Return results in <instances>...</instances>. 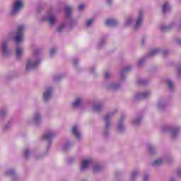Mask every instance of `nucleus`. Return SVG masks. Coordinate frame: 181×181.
I'll return each mask as SVG.
<instances>
[{
  "label": "nucleus",
  "mask_w": 181,
  "mask_h": 181,
  "mask_svg": "<svg viewBox=\"0 0 181 181\" xmlns=\"http://www.w3.org/2000/svg\"><path fill=\"white\" fill-rule=\"evenodd\" d=\"M152 95L151 90H146L141 93H137L135 95L134 98L136 100H144L145 98H149Z\"/></svg>",
  "instance_id": "f8f14e48"
},
{
  "label": "nucleus",
  "mask_w": 181,
  "mask_h": 181,
  "mask_svg": "<svg viewBox=\"0 0 181 181\" xmlns=\"http://www.w3.org/2000/svg\"><path fill=\"white\" fill-rule=\"evenodd\" d=\"M93 163V159L91 158H86L82 160L81 161V170L83 172L88 169V166Z\"/></svg>",
  "instance_id": "dca6fc26"
},
{
  "label": "nucleus",
  "mask_w": 181,
  "mask_h": 181,
  "mask_svg": "<svg viewBox=\"0 0 181 181\" xmlns=\"http://www.w3.org/2000/svg\"><path fill=\"white\" fill-rule=\"evenodd\" d=\"M177 73L178 74V76H181V66H177Z\"/></svg>",
  "instance_id": "a18cd8bd"
},
{
  "label": "nucleus",
  "mask_w": 181,
  "mask_h": 181,
  "mask_svg": "<svg viewBox=\"0 0 181 181\" xmlns=\"http://www.w3.org/2000/svg\"><path fill=\"white\" fill-rule=\"evenodd\" d=\"M148 180H149V175H145L144 176L143 181H148Z\"/></svg>",
  "instance_id": "49530a36"
},
{
  "label": "nucleus",
  "mask_w": 181,
  "mask_h": 181,
  "mask_svg": "<svg viewBox=\"0 0 181 181\" xmlns=\"http://www.w3.org/2000/svg\"><path fill=\"white\" fill-rule=\"evenodd\" d=\"M144 63H145V59H140L138 60L139 66H142V64H144Z\"/></svg>",
  "instance_id": "37998d69"
},
{
  "label": "nucleus",
  "mask_w": 181,
  "mask_h": 181,
  "mask_svg": "<svg viewBox=\"0 0 181 181\" xmlns=\"http://www.w3.org/2000/svg\"><path fill=\"white\" fill-rule=\"evenodd\" d=\"M49 54H50V57H53V56H54V54H56V48H52L50 49Z\"/></svg>",
  "instance_id": "ea45409f"
},
{
  "label": "nucleus",
  "mask_w": 181,
  "mask_h": 181,
  "mask_svg": "<svg viewBox=\"0 0 181 181\" xmlns=\"http://www.w3.org/2000/svg\"><path fill=\"white\" fill-rule=\"evenodd\" d=\"M132 69V66H131V65L126 66L119 73L121 80H124V78H125V73L131 71Z\"/></svg>",
  "instance_id": "aec40b11"
},
{
  "label": "nucleus",
  "mask_w": 181,
  "mask_h": 181,
  "mask_svg": "<svg viewBox=\"0 0 181 181\" xmlns=\"http://www.w3.org/2000/svg\"><path fill=\"white\" fill-rule=\"evenodd\" d=\"M56 136V133L53 132L52 130L46 132L43 135H42V139L44 141H48L49 145L52 144V139Z\"/></svg>",
  "instance_id": "9b49d317"
},
{
  "label": "nucleus",
  "mask_w": 181,
  "mask_h": 181,
  "mask_svg": "<svg viewBox=\"0 0 181 181\" xmlns=\"http://www.w3.org/2000/svg\"><path fill=\"white\" fill-rule=\"evenodd\" d=\"M78 62V61L76 59L73 60V65L74 66H77V63Z\"/></svg>",
  "instance_id": "8fccbe9b"
},
{
  "label": "nucleus",
  "mask_w": 181,
  "mask_h": 181,
  "mask_svg": "<svg viewBox=\"0 0 181 181\" xmlns=\"http://www.w3.org/2000/svg\"><path fill=\"white\" fill-rule=\"evenodd\" d=\"M164 107H165V104H163V103H158V108L159 110H162V108H163Z\"/></svg>",
  "instance_id": "c03bdc74"
},
{
  "label": "nucleus",
  "mask_w": 181,
  "mask_h": 181,
  "mask_svg": "<svg viewBox=\"0 0 181 181\" xmlns=\"http://www.w3.org/2000/svg\"><path fill=\"white\" fill-rule=\"evenodd\" d=\"M54 80H55V81H57L60 80V76H55Z\"/></svg>",
  "instance_id": "603ef678"
},
{
  "label": "nucleus",
  "mask_w": 181,
  "mask_h": 181,
  "mask_svg": "<svg viewBox=\"0 0 181 181\" xmlns=\"http://www.w3.org/2000/svg\"><path fill=\"white\" fill-rule=\"evenodd\" d=\"M141 121H142V118L136 117L133 120V125H134V127H138V125L141 124Z\"/></svg>",
  "instance_id": "2f4dec72"
},
{
  "label": "nucleus",
  "mask_w": 181,
  "mask_h": 181,
  "mask_svg": "<svg viewBox=\"0 0 181 181\" xmlns=\"http://www.w3.org/2000/svg\"><path fill=\"white\" fill-rule=\"evenodd\" d=\"M116 112L117 110H115L104 116L103 121L105 122V127L103 132L104 136H108L110 134V129H111V122H110V120L111 119V117H114Z\"/></svg>",
  "instance_id": "f03ea898"
},
{
  "label": "nucleus",
  "mask_w": 181,
  "mask_h": 181,
  "mask_svg": "<svg viewBox=\"0 0 181 181\" xmlns=\"http://www.w3.org/2000/svg\"><path fill=\"white\" fill-rule=\"evenodd\" d=\"M132 23H134V18H132V17L127 18L125 21V25L131 26V25H132Z\"/></svg>",
  "instance_id": "c756f323"
},
{
  "label": "nucleus",
  "mask_w": 181,
  "mask_h": 181,
  "mask_svg": "<svg viewBox=\"0 0 181 181\" xmlns=\"http://www.w3.org/2000/svg\"><path fill=\"white\" fill-rule=\"evenodd\" d=\"M107 4H108V5H111V4H112V0H107Z\"/></svg>",
  "instance_id": "5fc2aeb1"
},
{
  "label": "nucleus",
  "mask_w": 181,
  "mask_h": 181,
  "mask_svg": "<svg viewBox=\"0 0 181 181\" xmlns=\"http://www.w3.org/2000/svg\"><path fill=\"white\" fill-rule=\"evenodd\" d=\"M146 83H148V81L144 78H140L138 80L139 84H146Z\"/></svg>",
  "instance_id": "a19ab883"
},
{
  "label": "nucleus",
  "mask_w": 181,
  "mask_h": 181,
  "mask_svg": "<svg viewBox=\"0 0 181 181\" xmlns=\"http://www.w3.org/2000/svg\"><path fill=\"white\" fill-rule=\"evenodd\" d=\"M94 18H90L86 21L87 28H90L94 23Z\"/></svg>",
  "instance_id": "e433bc0d"
},
{
  "label": "nucleus",
  "mask_w": 181,
  "mask_h": 181,
  "mask_svg": "<svg viewBox=\"0 0 181 181\" xmlns=\"http://www.w3.org/2000/svg\"><path fill=\"white\" fill-rule=\"evenodd\" d=\"M66 26H67V23H62L57 28V32H58V33H62V32H63V30H64V28H66Z\"/></svg>",
  "instance_id": "cd10ccee"
},
{
  "label": "nucleus",
  "mask_w": 181,
  "mask_h": 181,
  "mask_svg": "<svg viewBox=\"0 0 181 181\" xmlns=\"http://www.w3.org/2000/svg\"><path fill=\"white\" fill-rule=\"evenodd\" d=\"M106 44H107V41L105 40V39L102 38L98 43V47L101 48V47L105 46Z\"/></svg>",
  "instance_id": "72a5a7b5"
},
{
  "label": "nucleus",
  "mask_w": 181,
  "mask_h": 181,
  "mask_svg": "<svg viewBox=\"0 0 181 181\" xmlns=\"http://www.w3.org/2000/svg\"><path fill=\"white\" fill-rule=\"evenodd\" d=\"M148 149L150 153H155V147H153V146L148 145Z\"/></svg>",
  "instance_id": "58836bf2"
},
{
  "label": "nucleus",
  "mask_w": 181,
  "mask_h": 181,
  "mask_svg": "<svg viewBox=\"0 0 181 181\" xmlns=\"http://www.w3.org/2000/svg\"><path fill=\"white\" fill-rule=\"evenodd\" d=\"M177 175H178V176H180V177H181V168L178 169V170H177Z\"/></svg>",
  "instance_id": "864d4df0"
},
{
  "label": "nucleus",
  "mask_w": 181,
  "mask_h": 181,
  "mask_svg": "<svg viewBox=\"0 0 181 181\" xmlns=\"http://www.w3.org/2000/svg\"><path fill=\"white\" fill-rule=\"evenodd\" d=\"M30 122L39 125L42 122V113L39 111L35 112Z\"/></svg>",
  "instance_id": "9d476101"
},
{
  "label": "nucleus",
  "mask_w": 181,
  "mask_h": 181,
  "mask_svg": "<svg viewBox=\"0 0 181 181\" xmlns=\"http://www.w3.org/2000/svg\"><path fill=\"white\" fill-rule=\"evenodd\" d=\"M167 86L169 90H173V88H175V83H173V81H172L171 80L167 81Z\"/></svg>",
  "instance_id": "473e14b6"
},
{
  "label": "nucleus",
  "mask_w": 181,
  "mask_h": 181,
  "mask_svg": "<svg viewBox=\"0 0 181 181\" xmlns=\"http://www.w3.org/2000/svg\"><path fill=\"white\" fill-rule=\"evenodd\" d=\"M8 43H9L8 40H4L0 43V50L1 49V53L4 57H8L11 56V49L8 47Z\"/></svg>",
  "instance_id": "39448f33"
},
{
  "label": "nucleus",
  "mask_w": 181,
  "mask_h": 181,
  "mask_svg": "<svg viewBox=\"0 0 181 181\" xmlns=\"http://www.w3.org/2000/svg\"><path fill=\"white\" fill-rule=\"evenodd\" d=\"M73 8L70 6H66L65 7V12L66 15V18L68 19L69 25L71 26H76L77 25V21L73 18H71V12Z\"/></svg>",
  "instance_id": "423d86ee"
},
{
  "label": "nucleus",
  "mask_w": 181,
  "mask_h": 181,
  "mask_svg": "<svg viewBox=\"0 0 181 181\" xmlns=\"http://www.w3.org/2000/svg\"><path fill=\"white\" fill-rule=\"evenodd\" d=\"M142 43H144V41H142Z\"/></svg>",
  "instance_id": "bf43d9fd"
},
{
  "label": "nucleus",
  "mask_w": 181,
  "mask_h": 181,
  "mask_svg": "<svg viewBox=\"0 0 181 181\" xmlns=\"http://www.w3.org/2000/svg\"><path fill=\"white\" fill-rule=\"evenodd\" d=\"M78 11H83L84 9V4H80L78 7Z\"/></svg>",
  "instance_id": "de8ad7c7"
},
{
  "label": "nucleus",
  "mask_w": 181,
  "mask_h": 181,
  "mask_svg": "<svg viewBox=\"0 0 181 181\" xmlns=\"http://www.w3.org/2000/svg\"><path fill=\"white\" fill-rule=\"evenodd\" d=\"M177 43H178V45H181V40H178Z\"/></svg>",
  "instance_id": "4d7b16f0"
},
{
  "label": "nucleus",
  "mask_w": 181,
  "mask_h": 181,
  "mask_svg": "<svg viewBox=\"0 0 181 181\" xmlns=\"http://www.w3.org/2000/svg\"><path fill=\"white\" fill-rule=\"evenodd\" d=\"M117 132L119 134H122V132H124L125 131V126L124 125V118H121L118 123H117Z\"/></svg>",
  "instance_id": "6ab92c4d"
},
{
  "label": "nucleus",
  "mask_w": 181,
  "mask_h": 181,
  "mask_svg": "<svg viewBox=\"0 0 181 181\" xmlns=\"http://www.w3.org/2000/svg\"><path fill=\"white\" fill-rule=\"evenodd\" d=\"M138 176H139V170H134L131 174L129 180L135 181V180L136 179V177H138Z\"/></svg>",
  "instance_id": "5701e85b"
},
{
  "label": "nucleus",
  "mask_w": 181,
  "mask_h": 181,
  "mask_svg": "<svg viewBox=\"0 0 181 181\" xmlns=\"http://www.w3.org/2000/svg\"><path fill=\"white\" fill-rule=\"evenodd\" d=\"M163 162H165V160H163V158H158L156 160H155L152 163V166H160V165H162L163 163Z\"/></svg>",
  "instance_id": "b1692460"
},
{
  "label": "nucleus",
  "mask_w": 181,
  "mask_h": 181,
  "mask_svg": "<svg viewBox=\"0 0 181 181\" xmlns=\"http://www.w3.org/2000/svg\"><path fill=\"white\" fill-rule=\"evenodd\" d=\"M163 13H166L169 11V3L165 2L162 7Z\"/></svg>",
  "instance_id": "7c9ffc66"
},
{
  "label": "nucleus",
  "mask_w": 181,
  "mask_h": 181,
  "mask_svg": "<svg viewBox=\"0 0 181 181\" xmlns=\"http://www.w3.org/2000/svg\"><path fill=\"white\" fill-rule=\"evenodd\" d=\"M177 29H181V21L180 23L177 25Z\"/></svg>",
  "instance_id": "3c124183"
},
{
  "label": "nucleus",
  "mask_w": 181,
  "mask_h": 181,
  "mask_svg": "<svg viewBox=\"0 0 181 181\" xmlns=\"http://www.w3.org/2000/svg\"><path fill=\"white\" fill-rule=\"evenodd\" d=\"M160 50L158 48H154L148 54V57H152L153 56H156L158 53H159Z\"/></svg>",
  "instance_id": "a878e982"
},
{
  "label": "nucleus",
  "mask_w": 181,
  "mask_h": 181,
  "mask_svg": "<svg viewBox=\"0 0 181 181\" xmlns=\"http://www.w3.org/2000/svg\"><path fill=\"white\" fill-rule=\"evenodd\" d=\"M30 153H32V151H30V149L27 148L24 151V155L25 158H29L30 156Z\"/></svg>",
  "instance_id": "4c0bfd02"
},
{
  "label": "nucleus",
  "mask_w": 181,
  "mask_h": 181,
  "mask_svg": "<svg viewBox=\"0 0 181 181\" xmlns=\"http://www.w3.org/2000/svg\"><path fill=\"white\" fill-rule=\"evenodd\" d=\"M42 59H40V52L39 49H35L33 55L28 58L25 63V71H30L33 69H36L38 64H40Z\"/></svg>",
  "instance_id": "f257e3e1"
},
{
  "label": "nucleus",
  "mask_w": 181,
  "mask_h": 181,
  "mask_svg": "<svg viewBox=\"0 0 181 181\" xmlns=\"http://www.w3.org/2000/svg\"><path fill=\"white\" fill-rule=\"evenodd\" d=\"M6 176H11V177L13 176H15V171L13 170H8L5 173Z\"/></svg>",
  "instance_id": "f704fd0d"
},
{
  "label": "nucleus",
  "mask_w": 181,
  "mask_h": 181,
  "mask_svg": "<svg viewBox=\"0 0 181 181\" xmlns=\"http://www.w3.org/2000/svg\"><path fill=\"white\" fill-rule=\"evenodd\" d=\"M25 53V49L22 47L17 46L16 49V55L17 59H21L23 54Z\"/></svg>",
  "instance_id": "412c9836"
},
{
  "label": "nucleus",
  "mask_w": 181,
  "mask_h": 181,
  "mask_svg": "<svg viewBox=\"0 0 181 181\" xmlns=\"http://www.w3.org/2000/svg\"><path fill=\"white\" fill-rule=\"evenodd\" d=\"M70 146H71L70 143H67L63 147L64 151H67V149H69V148H70Z\"/></svg>",
  "instance_id": "79ce46f5"
},
{
  "label": "nucleus",
  "mask_w": 181,
  "mask_h": 181,
  "mask_svg": "<svg viewBox=\"0 0 181 181\" xmlns=\"http://www.w3.org/2000/svg\"><path fill=\"white\" fill-rule=\"evenodd\" d=\"M84 103V99L83 98H76L71 103V107L74 110L76 108H80Z\"/></svg>",
  "instance_id": "ddd939ff"
},
{
  "label": "nucleus",
  "mask_w": 181,
  "mask_h": 181,
  "mask_svg": "<svg viewBox=\"0 0 181 181\" xmlns=\"http://www.w3.org/2000/svg\"><path fill=\"white\" fill-rule=\"evenodd\" d=\"M170 181H176V180L174 179V178H171V179L170 180Z\"/></svg>",
  "instance_id": "13d9d810"
},
{
  "label": "nucleus",
  "mask_w": 181,
  "mask_h": 181,
  "mask_svg": "<svg viewBox=\"0 0 181 181\" xmlns=\"http://www.w3.org/2000/svg\"><path fill=\"white\" fill-rule=\"evenodd\" d=\"M94 71H95V68H94V67H92V68L90 69V73H94Z\"/></svg>",
  "instance_id": "6e6d98bb"
},
{
  "label": "nucleus",
  "mask_w": 181,
  "mask_h": 181,
  "mask_svg": "<svg viewBox=\"0 0 181 181\" xmlns=\"http://www.w3.org/2000/svg\"><path fill=\"white\" fill-rule=\"evenodd\" d=\"M112 77V74L110 71H106L104 75V78H111Z\"/></svg>",
  "instance_id": "c9c22d12"
},
{
  "label": "nucleus",
  "mask_w": 181,
  "mask_h": 181,
  "mask_svg": "<svg viewBox=\"0 0 181 181\" xmlns=\"http://www.w3.org/2000/svg\"><path fill=\"white\" fill-rule=\"evenodd\" d=\"M25 7V3L22 0H16L9 11L10 16H16L20 11H22Z\"/></svg>",
  "instance_id": "20e7f679"
},
{
  "label": "nucleus",
  "mask_w": 181,
  "mask_h": 181,
  "mask_svg": "<svg viewBox=\"0 0 181 181\" xmlns=\"http://www.w3.org/2000/svg\"><path fill=\"white\" fill-rule=\"evenodd\" d=\"M163 132H171V136L173 139L179 135V128L170 126H164L161 129Z\"/></svg>",
  "instance_id": "0eeeda50"
},
{
  "label": "nucleus",
  "mask_w": 181,
  "mask_h": 181,
  "mask_svg": "<svg viewBox=\"0 0 181 181\" xmlns=\"http://www.w3.org/2000/svg\"><path fill=\"white\" fill-rule=\"evenodd\" d=\"M42 19L47 22L50 26H54L57 22V17L53 13H49L47 16H44Z\"/></svg>",
  "instance_id": "6e6552de"
},
{
  "label": "nucleus",
  "mask_w": 181,
  "mask_h": 181,
  "mask_svg": "<svg viewBox=\"0 0 181 181\" xmlns=\"http://www.w3.org/2000/svg\"><path fill=\"white\" fill-rule=\"evenodd\" d=\"M103 110V105L101 103H95L93 106V111H101Z\"/></svg>",
  "instance_id": "bb28decb"
},
{
  "label": "nucleus",
  "mask_w": 181,
  "mask_h": 181,
  "mask_svg": "<svg viewBox=\"0 0 181 181\" xmlns=\"http://www.w3.org/2000/svg\"><path fill=\"white\" fill-rule=\"evenodd\" d=\"M105 23H106V26L112 28L114 26H117V25L118 23V21H117L115 19L110 18V19L107 20Z\"/></svg>",
  "instance_id": "4be33fe9"
},
{
  "label": "nucleus",
  "mask_w": 181,
  "mask_h": 181,
  "mask_svg": "<svg viewBox=\"0 0 181 181\" xmlns=\"http://www.w3.org/2000/svg\"><path fill=\"white\" fill-rule=\"evenodd\" d=\"M169 54V51H168V50L163 51V55L167 56V54Z\"/></svg>",
  "instance_id": "09e8293b"
},
{
  "label": "nucleus",
  "mask_w": 181,
  "mask_h": 181,
  "mask_svg": "<svg viewBox=\"0 0 181 181\" xmlns=\"http://www.w3.org/2000/svg\"><path fill=\"white\" fill-rule=\"evenodd\" d=\"M72 135L75 136L76 139H81V132H80V127L78 124H74L71 129Z\"/></svg>",
  "instance_id": "4468645a"
},
{
  "label": "nucleus",
  "mask_w": 181,
  "mask_h": 181,
  "mask_svg": "<svg viewBox=\"0 0 181 181\" xmlns=\"http://www.w3.org/2000/svg\"><path fill=\"white\" fill-rule=\"evenodd\" d=\"M103 170V167L100 164H94L93 165V171L94 173H98V172H101Z\"/></svg>",
  "instance_id": "393cba45"
},
{
  "label": "nucleus",
  "mask_w": 181,
  "mask_h": 181,
  "mask_svg": "<svg viewBox=\"0 0 181 181\" xmlns=\"http://www.w3.org/2000/svg\"><path fill=\"white\" fill-rule=\"evenodd\" d=\"M8 115V110L6 108L0 109V117L1 118H5Z\"/></svg>",
  "instance_id": "c85d7f7f"
},
{
  "label": "nucleus",
  "mask_w": 181,
  "mask_h": 181,
  "mask_svg": "<svg viewBox=\"0 0 181 181\" xmlns=\"http://www.w3.org/2000/svg\"><path fill=\"white\" fill-rule=\"evenodd\" d=\"M142 23H144V11H141L135 20L134 30H138L142 26Z\"/></svg>",
  "instance_id": "1a4fd4ad"
},
{
  "label": "nucleus",
  "mask_w": 181,
  "mask_h": 181,
  "mask_svg": "<svg viewBox=\"0 0 181 181\" xmlns=\"http://www.w3.org/2000/svg\"><path fill=\"white\" fill-rule=\"evenodd\" d=\"M52 94H53V88L52 87L47 88L43 93V100L49 101L52 98Z\"/></svg>",
  "instance_id": "2eb2a0df"
},
{
  "label": "nucleus",
  "mask_w": 181,
  "mask_h": 181,
  "mask_svg": "<svg viewBox=\"0 0 181 181\" xmlns=\"http://www.w3.org/2000/svg\"><path fill=\"white\" fill-rule=\"evenodd\" d=\"M26 27L24 25H20L17 27L16 31L12 33V37L16 45H21L23 42V32Z\"/></svg>",
  "instance_id": "7ed1b4c3"
},
{
  "label": "nucleus",
  "mask_w": 181,
  "mask_h": 181,
  "mask_svg": "<svg viewBox=\"0 0 181 181\" xmlns=\"http://www.w3.org/2000/svg\"><path fill=\"white\" fill-rule=\"evenodd\" d=\"M175 22L171 23L168 25L163 24L160 26V29L161 32H168V30H171V29H173L175 28Z\"/></svg>",
  "instance_id": "f3484780"
},
{
  "label": "nucleus",
  "mask_w": 181,
  "mask_h": 181,
  "mask_svg": "<svg viewBox=\"0 0 181 181\" xmlns=\"http://www.w3.org/2000/svg\"><path fill=\"white\" fill-rule=\"evenodd\" d=\"M119 87H121V85L115 82L107 85V90H110L111 91H117V90L119 89Z\"/></svg>",
  "instance_id": "a211bd4d"
}]
</instances>
